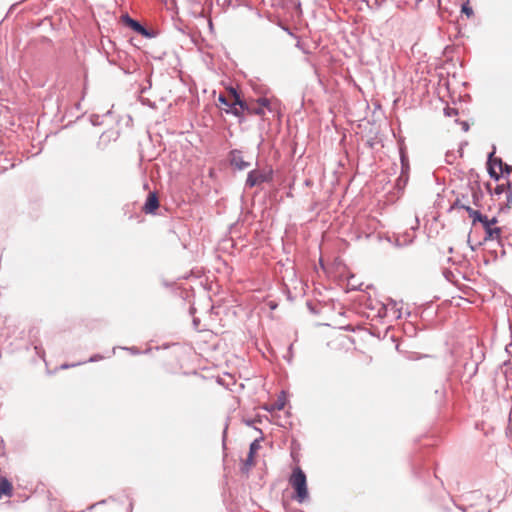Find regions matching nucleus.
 Returning <instances> with one entry per match:
<instances>
[{
  "instance_id": "obj_1",
  "label": "nucleus",
  "mask_w": 512,
  "mask_h": 512,
  "mask_svg": "<svg viewBox=\"0 0 512 512\" xmlns=\"http://www.w3.org/2000/svg\"><path fill=\"white\" fill-rule=\"evenodd\" d=\"M288 481L290 486L294 489V499L299 503L305 502L309 498V492L307 478L303 470L298 466L295 467Z\"/></svg>"
},
{
  "instance_id": "obj_2",
  "label": "nucleus",
  "mask_w": 512,
  "mask_h": 512,
  "mask_svg": "<svg viewBox=\"0 0 512 512\" xmlns=\"http://www.w3.org/2000/svg\"><path fill=\"white\" fill-rule=\"evenodd\" d=\"M230 93L235 97V104H238L241 109H246L249 114L263 115L265 108L270 109V100L267 98H259L256 101L246 102L240 99L234 89H230Z\"/></svg>"
},
{
  "instance_id": "obj_4",
  "label": "nucleus",
  "mask_w": 512,
  "mask_h": 512,
  "mask_svg": "<svg viewBox=\"0 0 512 512\" xmlns=\"http://www.w3.org/2000/svg\"><path fill=\"white\" fill-rule=\"evenodd\" d=\"M494 195L499 197V205L501 209L512 207V190L509 181L498 184L494 189Z\"/></svg>"
},
{
  "instance_id": "obj_7",
  "label": "nucleus",
  "mask_w": 512,
  "mask_h": 512,
  "mask_svg": "<svg viewBox=\"0 0 512 512\" xmlns=\"http://www.w3.org/2000/svg\"><path fill=\"white\" fill-rule=\"evenodd\" d=\"M489 173L496 180H499L500 174H503V162L501 159H489Z\"/></svg>"
},
{
  "instance_id": "obj_5",
  "label": "nucleus",
  "mask_w": 512,
  "mask_h": 512,
  "mask_svg": "<svg viewBox=\"0 0 512 512\" xmlns=\"http://www.w3.org/2000/svg\"><path fill=\"white\" fill-rule=\"evenodd\" d=\"M272 179V170H253L248 174L246 184L249 187L260 185L263 182H268Z\"/></svg>"
},
{
  "instance_id": "obj_10",
  "label": "nucleus",
  "mask_w": 512,
  "mask_h": 512,
  "mask_svg": "<svg viewBox=\"0 0 512 512\" xmlns=\"http://www.w3.org/2000/svg\"><path fill=\"white\" fill-rule=\"evenodd\" d=\"M13 491V486L10 481L6 478H0V498L3 496H11Z\"/></svg>"
},
{
  "instance_id": "obj_12",
  "label": "nucleus",
  "mask_w": 512,
  "mask_h": 512,
  "mask_svg": "<svg viewBox=\"0 0 512 512\" xmlns=\"http://www.w3.org/2000/svg\"><path fill=\"white\" fill-rule=\"evenodd\" d=\"M231 163L232 165H234L236 168H238L239 170H243V169H246L248 167V163L245 162L241 156L239 155H233L232 157V160H231Z\"/></svg>"
},
{
  "instance_id": "obj_16",
  "label": "nucleus",
  "mask_w": 512,
  "mask_h": 512,
  "mask_svg": "<svg viewBox=\"0 0 512 512\" xmlns=\"http://www.w3.org/2000/svg\"><path fill=\"white\" fill-rule=\"evenodd\" d=\"M462 12L465 13L468 17H471L473 15V9L467 4H464L462 6Z\"/></svg>"
},
{
  "instance_id": "obj_13",
  "label": "nucleus",
  "mask_w": 512,
  "mask_h": 512,
  "mask_svg": "<svg viewBox=\"0 0 512 512\" xmlns=\"http://www.w3.org/2000/svg\"><path fill=\"white\" fill-rule=\"evenodd\" d=\"M254 457H255V454H250V453L248 454L247 459L243 463L242 470L244 472H248L250 470V468L255 465Z\"/></svg>"
},
{
  "instance_id": "obj_11",
  "label": "nucleus",
  "mask_w": 512,
  "mask_h": 512,
  "mask_svg": "<svg viewBox=\"0 0 512 512\" xmlns=\"http://www.w3.org/2000/svg\"><path fill=\"white\" fill-rule=\"evenodd\" d=\"M232 97H233V102L231 103V105L229 106L228 109H225V111H226V113H231L235 116L240 117L242 115V112L245 109H241V107L238 104H235V97L233 95H232Z\"/></svg>"
},
{
  "instance_id": "obj_19",
  "label": "nucleus",
  "mask_w": 512,
  "mask_h": 512,
  "mask_svg": "<svg viewBox=\"0 0 512 512\" xmlns=\"http://www.w3.org/2000/svg\"><path fill=\"white\" fill-rule=\"evenodd\" d=\"M512 171V167L507 165L506 163H503V173L509 174Z\"/></svg>"
},
{
  "instance_id": "obj_9",
  "label": "nucleus",
  "mask_w": 512,
  "mask_h": 512,
  "mask_svg": "<svg viewBox=\"0 0 512 512\" xmlns=\"http://www.w3.org/2000/svg\"><path fill=\"white\" fill-rule=\"evenodd\" d=\"M462 209L467 212L473 226L480 223L486 217V215H483L479 210L473 209L470 206H462Z\"/></svg>"
},
{
  "instance_id": "obj_8",
  "label": "nucleus",
  "mask_w": 512,
  "mask_h": 512,
  "mask_svg": "<svg viewBox=\"0 0 512 512\" xmlns=\"http://www.w3.org/2000/svg\"><path fill=\"white\" fill-rule=\"evenodd\" d=\"M122 21L129 26L131 29H133L135 32L143 35L148 36V31L137 21L130 18L128 15L122 16Z\"/></svg>"
},
{
  "instance_id": "obj_18",
  "label": "nucleus",
  "mask_w": 512,
  "mask_h": 512,
  "mask_svg": "<svg viewBox=\"0 0 512 512\" xmlns=\"http://www.w3.org/2000/svg\"><path fill=\"white\" fill-rule=\"evenodd\" d=\"M462 206H467L466 204L462 203V201L460 199H457L456 202L454 203V208H458V209H462Z\"/></svg>"
},
{
  "instance_id": "obj_17",
  "label": "nucleus",
  "mask_w": 512,
  "mask_h": 512,
  "mask_svg": "<svg viewBox=\"0 0 512 512\" xmlns=\"http://www.w3.org/2000/svg\"><path fill=\"white\" fill-rule=\"evenodd\" d=\"M218 101H219L220 103H222V104L226 105L228 108H229V106L231 105V103H230V102L227 100V98H226L225 96H223V95H220V96L218 97Z\"/></svg>"
},
{
  "instance_id": "obj_15",
  "label": "nucleus",
  "mask_w": 512,
  "mask_h": 512,
  "mask_svg": "<svg viewBox=\"0 0 512 512\" xmlns=\"http://www.w3.org/2000/svg\"><path fill=\"white\" fill-rule=\"evenodd\" d=\"M259 449H260V444H259L258 440H255L251 443L249 452H250V454H256Z\"/></svg>"
},
{
  "instance_id": "obj_3",
  "label": "nucleus",
  "mask_w": 512,
  "mask_h": 512,
  "mask_svg": "<svg viewBox=\"0 0 512 512\" xmlns=\"http://www.w3.org/2000/svg\"><path fill=\"white\" fill-rule=\"evenodd\" d=\"M498 219L496 217L488 218L487 216L480 222L485 231V241H499L501 239L502 229L497 227Z\"/></svg>"
},
{
  "instance_id": "obj_14",
  "label": "nucleus",
  "mask_w": 512,
  "mask_h": 512,
  "mask_svg": "<svg viewBox=\"0 0 512 512\" xmlns=\"http://www.w3.org/2000/svg\"><path fill=\"white\" fill-rule=\"evenodd\" d=\"M285 407V399L284 398H279L273 405H272V410H277V411H280V410H283Z\"/></svg>"
},
{
  "instance_id": "obj_6",
  "label": "nucleus",
  "mask_w": 512,
  "mask_h": 512,
  "mask_svg": "<svg viewBox=\"0 0 512 512\" xmlns=\"http://www.w3.org/2000/svg\"><path fill=\"white\" fill-rule=\"evenodd\" d=\"M159 207V199L155 192H150L143 206V211L147 214H153Z\"/></svg>"
}]
</instances>
